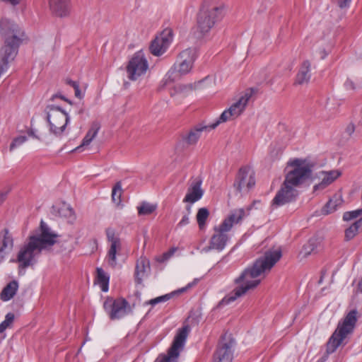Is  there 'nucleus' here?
<instances>
[{
	"label": "nucleus",
	"mask_w": 362,
	"mask_h": 362,
	"mask_svg": "<svg viewBox=\"0 0 362 362\" xmlns=\"http://www.w3.org/2000/svg\"><path fill=\"white\" fill-rule=\"evenodd\" d=\"M281 256V249L266 251L264 255L257 258L252 265L245 268L240 275L234 279V284L237 286L226 295L218 305L220 306L228 305L245 295L250 290L257 288L261 283V279L258 277L262 276L264 277Z\"/></svg>",
	"instance_id": "f257e3e1"
},
{
	"label": "nucleus",
	"mask_w": 362,
	"mask_h": 362,
	"mask_svg": "<svg viewBox=\"0 0 362 362\" xmlns=\"http://www.w3.org/2000/svg\"><path fill=\"white\" fill-rule=\"evenodd\" d=\"M40 235L29 237L28 243H25L18 251L16 259L10 260V262L18 264L19 274H23V270L35 265L42 250L54 245L57 242L58 235L52 231L43 221L40 222Z\"/></svg>",
	"instance_id": "f03ea898"
},
{
	"label": "nucleus",
	"mask_w": 362,
	"mask_h": 362,
	"mask_svg": "<svg viewBox=\"0 0 362 362\" xmlns=\"http://www.w3.org/2000/svg\"><path fill=\"white\" fill-rule=\"evenodd\" d=\"M289 164L293 168L286 174L284 181L272 199V206L274 208L295 202L298 196L296 188L305 184L312 176L311 168L304 165L303 160L296 158Z\"/></svg>",
	"instance_id": "7ed1b4c3"
},
{
	"label": "nucleus",
	"mask_w": 362,
	"mask_h": 362,
	"mask_svg": "<svg viewBox=\"0 0 362 362\" xmlns=\"http://www.w3.org/2000/svg\"><path fill=\"white\" fill-rule=\"evenodd\" d=\"M358 312L356 310L349 311L345 317L339 322L337 327L333 332L327 343L326 354L316 362H325L328 356L334 353L341 345L344 339L354 332Z\"/></svg>",
	"instance_id": "20e7f679"
},
{
	"label": "nucleus",
	"mask_w": 362,
	"mask_h": 362,
	"mask_svg": "<svg viewBox=\"0 0 362 362\" xmlns=\"http://www.w3.org/2000/svg\"><path fill=\"white\" fill-rule=\"evenodd\" d=\"M244 216L245 211L243 209H239L232 212L218 227L214 228L215 233L211 238L209 246L204 248V250L205 252L210 250H223L229 238L226 233L230 230L235 223H239Z\"/></svg>",
	"instance_id": "39448f33"
},
{
	"label": "nucleus",
	"mask_w": 362,
	"mask_h": 362,
	"mask_svg": "<svg viewBox=\"0 0 362 362\" xmlns=\"http://www.w3.org/2000/svg\"><path fill=\"white\" fill-rule=\"evenodd\" d=\"M0 35L4 38V45L0 52L6 51L14 52L17 55L18 47L21 44L24 33L19 26L6 18H0Z\"/></svg>",
	"instance_id": "423d86ee"
},
{
	"label": "nucleus",
	"mask_w": 362,
	"mask_h": 362,
	"mask_svg": "<svg viewBox=\"0 0 362 362\" xmlns=\"http://www.w3.org/2000/svg\"><path fill=\"white\" fill-rule=\"evenodd\" d=\"M223 17V7L203 4L197 18L198 30L203 35L209 33Z\"/></svg>",
	"instance_id": "0eeeda50"
},
{
	"label": "nucleus",
	"mask_w": 362,
	"mask_h": 362,
	"mask_svg": "<svg viewBox=\"0 0 362 362\" xmlns=\"http://www.w3.org/2000/svg\"><path fill=\"white\" fill-rule=\"evenodd\" d=\"M196 58L197 50L195 48H187L181 52L176 63L168 72V78L174 81L181 76L188 74L192 69Z\"/></svg>",
	"instance_id": "6e6552de"
},
{
	"label": "nucleus",
	"mask_w": 362,
	"mask_h": 362,
	"mask_svg": "<svg viewBox=\"0 0 362 362\" xmlns=\"http://www.w3.org/2000/svg\"><path fill=\"white\" fill-rule=\"evenodd\" d=\"M47 120L49 125V131L56 136H60L69 122V116L59 106L48 105L46 107Z\"/></svg>",
	"instance_id": "1a4fd4ad"
},
{
	"label": "nucleus",
	"mask_w": 362,
	"mask_h": 362,
	"mask_svg": "<svg viewBox=\"0 0 362 362\" xmlns=\"http://www.w3.org/2000/svg\"><path fill=\"white\" fill-rule=\"evenodd\" d=\"M189 325H185L177 331L167 354L160 355L155 362H177L180 351L183 349L188 334Z\"/></svg>",
	"instance_id": "9d476101"
},
{
	"label": "nucleus",
	"mask_w": 362,
	"mask_h": 362,
	"mask_svg": "<svg viewBox=\"0 0 362 362\" xmlns=\"http://www.w3.org/2000/svg\"><path fill=\"white\" fill-rule=\"evenodd\" d=\"M103 308L112 320H119L132 313V307L124 298L108 297L103 303Z\"/></svg>",
	"instance_id": "9b49d317"
},
{
	"label": "nucleus",
	"mask_w": 362,
	"mask_h": 362,
	"mask_svg": "<svg viewBox=\"0 0 362 362\" xmlns=\"http://www.w3.org/2000/svg\"><path fill=\"white\" fill-rule=\"evenodd\" d=\"M148 68V64L144 54L141 52H136L127 66V77L131 81H136L144 75Z\"/></svg>",
	"instance_id": "f8f14e48"
},
{
	"label": "nucleus",
	"mask_w": 362,
	"mask_h": 362,
	"mask_svg": "<svg viewBox=\"0 0 362 362\" xmlns=\"http://www.w3.org/2000/svg\"><path fill=\"white\" fill-rule=\"evenodd\" d=\"M106 235L110 245L107 252L105 260L111 268L115 269L117 265V255L119 254L122 250V243L120 238L115 235V230L112 228H107L106 230Z\"/></svg>",
	"instance_id": "ddd939ff"
},
{
	"label": "nucleus",
	"mask_w": 362,
	"mask_h": 362,
	"mask_svg": "<svg viewBox=\"0 0 362 362\" xmlns=\"http://www.w3.org/2000/svg\"><path fill=\"white\" fill-rule=\"evenodd\" d=\"M255 173L249 166L241 167L236 175L234 187L238 192H248L255 185Z\"/></svg>",
	"instance_id": "4468645a"
},
{
	"label": "nucleus",
	"mask_w": 362,
	"mask_h": 362,
	"mask_svg": "<svg viewBox=\"0 0 362 362\" xmlns=\"http://www.w3.org/2000/svg\"><path fill=\"white\" fill-rule=\"evenodd\" d=\"M234 344L233 339L222 337L214 354L213 362H232Z\"/></svg>",
	"instance_id": "2eb2a0df"
},
{
	"label": "nucleus",
	"mask_w": 362,
	"mask_h": 362,
	"mask_svg": "<svg viewBox=\"0 0 362 362\" xmlns=\"http://www.w3.org/2000/svg\"><path fill=\"white\" fill-rule=\"evenodd\" d=\"M173 33L170 28H166L154 39L150 45L151 52L155 56L163 54L173 41Z\"/></svg>",
	"instance_id": "dca6fc26"
},
{
	"label": "nucleus",
	"mask_w": 362,
	"mask_h": 362,
	"mask_svg": "<svg viewBox=\"0 0 362 362\" xmlns=\"http://www.w3.org/2000/svg\"><path fill=\"white\" fill-rule=\"evenodd\" d=\"M202 181L199 178H196L191 182L183 199V202L192 204L202 198L204 190L202 189Z\"/></svg>",
	"instance_id": "f3484780"
},
{
	"label": "nucleus",
	"mask_w": 362,
	"mask_h": 362,
	"mask_svg": "<svg viewBox=\"0 0 362 362\" xmlns=\"http://www.w3.org/2000/svg\"><path fill=\"white\" fill-rule=\"evenodd\" d=\"M13 247V238L9 230L4 228L0 232V263Z\"/></svg>",
	"instance_id": "a211bd4d"
},
{
	"label": "nucleus",
	"mask_w": 362,
	"mask_h": 362,
	"mask_svg": "<svg viewBox=\"0 0 362 362\" xmlns=\"http://www.w3.org/2000/svg\"><path fill=\"white\" fill-rule=\"evenodd\" d=\"M341 172L339 170H329V171H321L320 173L322 177V180L320 183L314 185L313 192L322 191L331 185L334 180H336L340 175Z\"/></svg>",
	"instance_id": "6ab92c4d"
},
{
	"label": "nucleus",
	"mask_w": 362,
	"mask_h": 362,
	"mask_svg": "<svg viewBox=\"0 0 362 362\" xmlns=\"http://www.w3.org/2000/svg\"><path fill=\"white\" fill-rule=\"evenodd\" d=\"M210 131L209 125L199 124L191 129L188 133L183 135L182 139L187 146L197 144L203 131Z\"/></svg>",
	"instance_id": "aec40b11"
},
{
	"label": "nucleus",
	"mask_w": 362,
	"mask_h": 362,
	"mask_svg": "<svg viewBox=\"0 0 362 362\" xmlns=\"http://www.w3.org/2000/svg\"><path fill=\"white\" fill-rule=\"evenodd\" d=\"M253 93L252 89L247 90L238 101L233 103L228 110L233 118L238 117L245 110L250 98Z\"/></svg>",
	"instance_id": "412c9836"
},
{
	"label": "nucleus",
	"mask_w": 362,
	"mask_h": 362,
	"mask_svg": "<svg viewBox=\"0 0 362 362\" xmlns=\"http://www.w3.org/2000/svg\"><path fill=\"white\" fill-rule=\"evenodd\" d=\"M150 271V261L146 257L141 256L136 261L135 268V280L137 284L142 282L143 278Z\"/></svg>",
	"instance_id": "4be33fe9"
},
{
	"label": "nucleus",
	"mask_w": 362,
	"mask_h": 362,
	"mask_svg": "<svg viewBox=\"0 0 362 362\" xmlns=\"http://www.w3.org/2000/svg\"><path fill=\"white\" fill-rule=\"evenodd\" d=\"M49 7L55 15L63 17L69 13V0H49Z\"/></svg>",
	"instance_id": "5701e85b"
},
{
	"label": "nucleus",
	"mask_w": 362,
	"mask_h": 362,
	"mask_svg": "<svg viewBox=\"0 0 362 362\" xmlns=\"http://www.w3.org/2000/svg\"><path fill=\"white\" fill-rule=\"evenodd\" d=\"M310 66V62L308 60L303 62L296 74V84L303 85L310 81L311 77Z\"/></svg>",
	"instance_id": "b1692460"
},
{
	"label": "nucleus",
	"mask_w": 362,
	"mask_h": 362,
	"mask_svg": "<svg viewBox=\"0 0 362 362\" xmlns=\"http://www.w3.org/2000/svg\"><path fill=\"white\" fill-rule=\"evenodd\" d=\"M18 288V283L17 281L13 280L10 281L1 291L0 293V298L3 301H8L16 293Z\"/></svg>",
	"instance_id": "393cba45"
},
{
	"label": "nucleus",
	"mask_w": 362,
	"mask_h": 362,
	"mask_svg": "<svg viewBox=\"0 0 362 362\" xmlns=\"http://www.w3.org/2000/svg\"><path fill=\"white\" fill-rule=\"evenodd\" d=\"M343 202L342 195L341 193H336L329 199L325 206L322 209L324 214H329L337 210V206H340Z\"/></svg>",
	"instance_id": "a878e982"
},
{
	"label": "nucleus",
	"mask_w": 362,
	"mask_h": 362,
	"mask_svg": "<svg viewBox=\"0 0 362 362\" xmlns=\"http://www.w3.org/2000/svg\"><path fill=\"white\" fill-rule=\"evenodd\" d=\"M100 128L99 123L93 122L86 134L85 137L82 141V144L80 146L77 147L76 150L80 148L81 146H88L90 144V142L93 140V139L96 136L98 133V131Z\"/></svg>",
	"instance_id": "bb28decb"
},
{
	"label": "nucleus",
	"mask_w": 362,
	"mask_h": 362,
	"mask_svg": "<svg viewBox=\"0 0 362 362\" xmlns=\"http://www.w3.org/2000/svg\"><path fill=\"white\" fill-rule=\"evenodd\" d=\"M97 281L101 290L107 292L109 288L110 276L102 268H97Z\"/></svg>",
	"instance_id": "cd10ccee"
},
{
	"label": "nucleus",
	"mask_w": 362,
	"mask_h": 362,
	"mask_svg": "<svg viewBox=\"0 0 362 362\" xmlns=\"http://www.w3.org/2000/svg\"><path fill=\"white\" fill-rule=\"evenodd\" d=\"M359 230H362V217L358 221H355L350 227L346 229V240H350L353 239L356 235Z\"/></svg>",
	"instance_id": "c85d7f7f"
},
{
	"label": "nucleus",
	"mask_w": 362,
	"mask_h": 362,
	"mask_svg": "<svg viewBox=\"0 0 362 362\" xmlns=\"http://www.w3.org/2000/svg\"><path fill=\"white\" fill-rule=\"evenodd\" d=\"M320 244L319 238L317 237L310 238L302 249V253L304 256H308L314 252Z\"/></svg>",
	"instance_id": "c756f323"
},
{
	"label": "nucleus",
	"mask_w": 362,
	"mask_h": 362,
	"mask_svg": "<svg viewBox=\"0 0 362 362\" xmlns=\"http://www.w3.org/2000/svg\"><path fill=\"white\" fill-rule=\"evenodd\" d=\"M156 209V204L142 202L140 205L137 206L138 214L139 216H148L153 214Z\"/></svg>",
	"instance_id": "7c9ffc66"
},
{
	"label": "nucleus",
	"mask_w": 362,
	"mask_h": 362,
	"mask_svg": "<svg viewBox=\"0 0 362 362\" xmlns=\"http://www.w3.org/2000/svg\"><path fill=\"white\" fill-rule=\"evenodd\" d=\"M123 190L122 188V182L121 181H118L113 186L112 189V200L117 205L119 206L122 202L121 197L122 194Z\"/></svg>",
	"instance_id": "2f4dec72"
},
{
	"label": "nucleus",
	"mask_w": 362,
	"mask_h": 362,
	"mask_svg": "<svg viewBox=\"0 0 362 362\" xmlns=\"http://www.w3.org/2000/svg\"><path fill=\"white\" fill-rule=\"evenodd\" d=\"M209 216V210L205 208H200L197 214L196 218L199 226V229H203L206 225V221Z\"/></svg>",
	"instance_id": "473e14b6"
},
{
	"label": "nucleus",
	"mask_w": 362,
	"mask_h": 362,
	"mask_svg": "<svg viewBox=\"0 0 362 362\" xmlns=\"http://www.w3.org/2000/svg\"><path fill=\"white\" fill-rule=\"evenodd\" d=\"M231 118H233L231 113L229 112L228 110H224L221 115H220V117H218V119H216V121L211 124H209V129H214L215 128H216L222 122H225L228 120H229Z\"/></svg>",
	"instance_id": "72a5a7b5"
},
{
	"label": "nucleus",
	"mask_w": 362,
	"mask_h": 362,
	"mask_svg": "<svg viewBox=\"0 0 362 362\" xmlns=\"http://www.w3.org/2000/svg\"><path fill=\"white\" fill-rule=\"evenodd\" d=\"M58 215L61 217L74 218V211L73 209L65 204L59 208Z\"/></svg>",
	"instance_id": "f704fd0d"
},
{
	"label": "nucleus",
	"mask_w": 362,
	"mask_h": 362,
	"mask_svg": "<svg viewBox=\"0 0 362 362\" xmlns=\"http://www.w3.org/2000/svg\"><path fill=\"white\" fill-rule=\"evenodd\" d=\"M175 293L172 292V293L163 295V296H160L156 297L155 298L151 299L148 301H146L145 303V304L146 305H151L153 306V305H156L158 303L168 301L175 295Z\"/></svg>",
	"instance_id": "c9c22d12"
},
{
	"label": "nucleus",
	"mask_w": 362,
	"mask_h": 362,
	"mask_svg": "<svg viewBox=\"0 0 362 362\" xmlns=\"http://www.w3.org/2000/svg\"><path fill=\"white\" fill-rule=\"evenodd\" d=\"M14 315L11 313L6 314L5 320L0 324V333L4 332L13 322Z\"/></svg>",
	"instance_id": "e433bc0d"
},
{
	"label": "nucleus",
	"mask_w": 362,
	"mask_h": 362,
	"mask_svg": "<svg viewBox=\"0 0 362 362\" xmlns=\"http://www.w3.org/2000/svg\"><path fill=\"white\" fill-rule=\"evenodd\" d=\"M27 141L25 136H20L13 139L9 146L10 151H13L16 148L20 146Z\"/></svg>",
	"instance_id": "4c0bfd02"
},
{
	"label": "nucleus",
	"mask_w": 362,
	"mask_h": 362,
	"mask_svg": "<svg viewBox=\"0 0 362 362\" xmlns=\"http://www.w3.org/2000/svg\"><path fill=\"white\" fill-rule=\"evenodd\" d=\"M362 215V209H357L355 211L345 212L343 215V219L344 221H350L358 218Z\"/></svg>",
	"instance_id": "58836bf2"
},
{
	"label": "nucleus",
	"mask_w": 362,
	"mask_h": 362,
	"mask_svg": "<svg viewBox=\"0 0 362 362\" xmlns=\"http://www.w3.org/2000/svg\"><path fill=\"white\" fill-rule=\"evenodd\" d=\"M344 87L346 90H354L356 88V86L354 82L350 79L347 78L346 81L344 82Z\"/></svg>",
	"instance_id": "ea45409f"
},
{
	"label": "nucleus",
	"mask_w": 362,
	"mask_h": 362,
	"mask_svg": "<svg viewBox=\"0 0 362 362\" xmlns=\"http://www.w3.org/2000/svg\"><path fill=\"white\" fill-rule=\"evenodd\" d=\"M189 223V218L188 215H184L178 223L177 226L182 227L187 225Z\"/></svg>",
	"instance_id": "a19ab883"
},
{
	"label": "nucleus",
	"mask_w": 362,
	"mask_h": 362,
	"mask_svg": "<svg viewBox=\"0 0 362 362\" xmlns=\"http://www.w3.org/2000/svg\"><path fill=\"white\" fill-rule=\"evenodd\" d=\"M55 98H60V99L67 102L69 104L72 103L71 100L67 99L64 95H62L61 93H56V94L53 95L50 100L53 101V100H54Z\"/></svg>",
	"instance_id": "79ce46f5"
},
{
	"label": "nucleus",
	"mask_w": 362,
	"mask_h": 362,
	"mask_svg": "<svg viewBox=\"0 0 362 362\" xmlns=\"http://www.w3.org/2000/svg\"><path fill=\"white\" fill-rule=\"evenodd\" d=\"M351 0H338V6L341 8L349 6Z\"/></svg>",
	"instance_id": "37998d69"
},
{
	"label": "nucleus",
	"mask_w": 362,
	"mask_h": 362,
	"mask_svg": "<svg viewBox=\"0 0 362 362\" xmlns=\"http://www.w3.org/2000/svg\"><path fill=\"white\" fill-rule=\"evenodd\" d=\"M74 89V94L75 96L78 98H82L83 97V95L82 94L80 88H79V84H78L76 86L73 88Z\"/></svg>",
	"instance_id": "c03bdc74"
},
{
	"label": "nucleus",
	"mask_w": 362,
	"mask_h": 362,
	"mask_svg": "<svg viewBox=\"0 0 362 362\" xmlns=\"http://www.w3.org/2000/svg\"><path fill=\"white\" fill-rule=\"evenodd\" d=\"M64 82L66 84L71 86L72 88L76 86L78 84L77 81H73L68 78L64 79Z\"/></svg>",
	"instance_id": "a18cd8bd"
},
{
	"label": "nucleus",
	"mask_w": 362,
	"mask_h": 362,
	"mask_svg": "<svg viewBox=\"0 0 362 362\" xmlns=\"http://www.w3.org/2000/svg\"><path fill=\"white\" fill-rule=\"evenodd\" d=\"M354 129H355V128H354V124H349V125H348V127H346V133H347L349 136H351V135L354 133Z\"/></svg>",
	"instance_id": "49530a36"
},
{
	"label": "nucleus",
	"mask_w": 362,
	"mask_h": 362,
	"mask_svg": "<svg viewBox=\"0 0 362 362\" xmlns=\"http://www.w3.org/2000/svg\"><path fill=\"white\" fill-rule=\"evenodd\" d=\"M8 192H0V205L5 201Z\"/></svg>",
	"instance_id": "de8ad7c7"
},
{
	"label": "nucleus",
	"mask_w": 362,
	"mask_h": 362,
	"mask_svg": "<svg viewBox=\"0 0 362 362\" xmlns=\"http://www.w3.org/2000/svg\"><path fill=\"white\" fill-rule=\"evenodd\" d=\"M174 250L173 249L170 253H165L163 255V259H167L174 252Z\"/></svg>",
	"instance_id": "09e8293b"
},
{
	"label": "nucleus",
	"mask_w": 362,
	"mask_h": 362,
	"mask_svg": "<svg viewBox=\"0 0 362 362\" xmlns=\"http://www.w3.org/2000/svg\"><path fill=\"white\" fill-rule=\"evenodd\" d=\"M358 290L362 293V278L361 280L358 284Z\"/></svg>",
	"instance_id": "8fccbe9b"
},
{
	"label": "nucleus",
	"mask_w": 362,
	"mask_h": 362,
	"mask_svg": "<svg viewBox=\"0 0 362 362\" xmlns=\"http://www.w3.org/2000/svg\"><path fill=\"white\" fill-rule=\"evenodd\" d=\"M28 134H29V135L33 136V137H35V138H37V137L34 134V133H33V132H29Z\"/></svg>",
	"instance_id": "3c124183"
},
{
	"label": "nucleus",
	"mask_w": 362,
	"mask_h": 362,
	"mask_svg": "<svg viewBox=\"0 0 362 362\" xmlns=\"http://www.w3.org/2000/svg\"><path fill=\"white\" fill-rule=\"evenodd\" d=\"M191 206H187V209L189 211H190Z\"/></svg>",
	"instance_id": "603ef678"
}]
</instances>
